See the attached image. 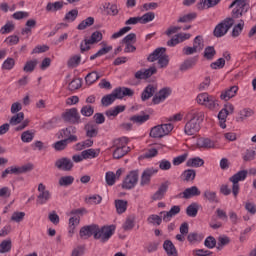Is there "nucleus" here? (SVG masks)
Masks as SVG:
<instances>
[{
  "label": "nucleus",
  "instance_id": "20",
  "mask_svg": "<svg viewBox=\"0 0 256 256\" xmlns=\"http://www.w3.org/2000/svg\"><path fill=\"white\" fill-rule=\"evenodd\" d=\"M197 149H215V141L210 138H199L196 142Z\"/></svg>",
  "mask_w": 256,
  "mask_h": 256
},
{
  "label": "nucleus",
  "instance_id": "55",
  "mask_svg": "<svg viewBox=\"0 0 256 256\" xmlns=\"http://www.w3.org/2000/svg\"><path fill=\"white\" fill-rule=\"evenodd\" d=\"M15 31V24L13 22H7L1 29L0 32L2 35H7V33H12Z\"/></svg>",
  "mask_w": 256,
  "mask_h": 256
},
{
  "label": "nucleus",
  "instance_id": "28",
  "mask_svg": "<svg viewBox=\"0 0 256 256\" xmlns=\"http://www.w3.org/2000/svg\"><path fill=\"white\" fill-rule=\"evenodd\" d=\"M103 40V33L100 31H95L92 33L90 39H85V45H95V43H99V41Z\"/></svg>",
  "mask_w": 256,
  "mask_h": 256
},
{
  "label": "nucleus",
  "instance_id": "54",
  "mask_svg": "<svg viewBox=\"0 0 256 256\" xmlns=\"http://www.w3.org/2000/svg\"><path fill=\"white\" fill-rule=\"evenodd\" d=\"M183 117H184V114L179 112L172 116H169L166 119V121H168L169 123H171V125H173V123H179L180 121H183Z\"/></svg>",
  "mask_w": 256,
  "mask_h": 256
},
{
  "label": "nucleus",
  "instance_id": "5",
  "mask_svg": "<svg viewBox=\"0 0 256 256\" xmlns=\"http://www.w3.org/2000/svg\"><path fill=\"white\" fill-rule=\"evenodd\" d=\"M235 25V19L228 17L222 20L218 25L215 26L213 35L214 37L221 38L225 37L229 32V29Z\"/></svg>",
  "mask_w": 256,
  "mask_h": 256
},
{
  "label": "nucleus",
  "instance_id": "56",
  "mask_svg": "<svg viewBox=\"0 0 256 256\" xmlns=\"http://www.w3.org/2000/svg\"><path fill=\"white\" fill-rule=\"evenodd\" d=\"M187 239L189 243H199V241H203V235L193 232L188 234Z\"/></svg>",
  "mask_w": 256,
  "mask_h": 256
},
{
  "label": "nucleus",
  "instance_id": "49",
  "mask_svg": "<svg viewBox=\"0 0 256 256\" xmlns=\"http://www.w3.org/2000/svg\"><path fill=\"white\" fill-rule=\"evenodd\" d=\"M155 19V12H147L140 17L141 25H147V23H151Z\"/></svg>",
  "mask_w": 256,
  "mask_h": 256
},
{
  "label": "nucleus",
  "instance_id": "21",
  "mask_svg": "<svg viewBox=\"0 0 256 256\" xmlns=\"http://www.w3.org/2000/svg\"><path fill=\"white\" fill-rule=\"evenodd\" d=\"M96 233H97V225L85 226L80 230V237H82L83 239H87L91 237V235H93L95 239Z\"/></svg>",
  "mask_w": 256,
  "mask_h": 256
},
{
  "label": "nucleus",
  "instance_id": "25",
  "mask_svg": "<svg viewBox=\"0 0 256 256\" xmlns=\"http://www.w3.org/2000/svg\"><path fill=\"white\" fill-rule=\"evenodd\" d=\"M184 199H191V197H197L201 195V191L197 186H192L190 188H187L182 193Z\"/></svg>",
  "mask_w": 256,
  "mask_h": 256
},
{
  "label": "nucleus",
  "instance_id": "42",
  "mask_svg": "<svg viewBox=\"0 0 256 256\" xmlns=\"http://www.w3.org/2000/svg\"><path fill=\"white\" fill-rule=\"evenodd\" d=\"M95 23V18L93 17H88L85 20H83L78 26L77 29L79 31H85V29H87V27H91V25H93Z\"/></svg>",
  "mask_w": 256,
  "mask_h": 256
},
{
  "label": "nucleus",
  "instance_id": "59",
  "mask_svg": "<svg viewBox=\"0 0 256 256\" xmlns=\"http://www.w3.org/2000/svg\"><path fill=\"white\" fill-rule=\"evenodd\" d=\"M122 43H124V44H134V43H137V34L130 33V34L126 35L122 39Z\"/></svg>",
  "mask_w": 256,
  "mask_h": 256
},
{
  "label": "nucleus",
  "instance_id": "22",
  "mask_svg": "<svg viewBox=\"0 0 256 256\" xmlns=\"http://www.w3.org/2000/svg\"><path fill=\"white\" fill-rule=\"evenodd\" d=\"M219 3H221V0H200V2L197 3V9L199 11H203V9H211V7L219 5Z\"/></svg>",
  "mask_w": 256,
  "mask_h": 256
},
{
  "label": "nucleus",
  "instance_id": "2",
  "mask_svg": "<svg viewBox=\"0 0 256 256\" xmlns=\"http://www.w3.org/2000/svg\"><path fill=\"white\" fill-rule=\"evenodd\" d=\"M196 103L205 107L209 111H218L219 110V99L217 97L210 95L207 92H202L197 95Z\"/></svg>",
  "mask_w": 256,
  "mask_h": 256
},
{
  "label": "nucleus",
  "instance_id": "47",
  "mask_svg": "<svg viewBox=\"0 0 256 256\" xmlns=\"http://www.w3.org/2000/svg\"><path fill=\"white\" fill-rule=\"evenodd\" d=\"M75 178L73 176H62L58 183L60 187H69V185H73Z\"/></svg>",
  "mask_w": 256,
  "mask_h": 256
},
{
  "label": "nucleus",
  "instance_id": "35",
  "mask_svg": "<svg viewBox=\"0 0 256 256\" xmlns=\"http://www.w3.org/2000/svg\"><path fill=\"white\" fill-rule=\"evenodd\" d=\"M35 139V130H26L21 134L22 143H31Z\"/></svg>",
  "mask_w": 256,
  "mask_h": 256
},
{
  "label": "nucleus",
  "instance_id": "26",
  "mask_svg": "<svg viewBox=\"0 0 256 256\" xmlns=\"http://www.w3.org/2000/svg\"><path fill=\"white\" fill-rule=\"evenodd\" d=\"M123 111H125V105L115 106L114 108L106 111V117H108V119H115V117H117L119 113H123Z\"/></svg>",
  "mask_w": 256,
  "mask_h": 256
},
{
  "label": "nucleus",
  "instance_id": "14",
  "mask_svg": "<svg viewBox=\"0 0 256 256\" xmlns=\"http://www.w3.org/2000/svg\"><path fill=\"white\" fill-rule=\"evenodd\" d=\"M171 93V88H162L161 90H159V92H157L152 99L154 105H159V103H163V101H165V99H167L169 95H171Z\"/></svg>",
  "mask_w": 256,
  "mask_h": 256
},
{
  "label": "nucleus",
  "instance_id": "36",
  "mask_svg": "<svg viewBox=\"0 0 256 256\" xmlns=\"http://www.w3.org/2000/svg\"><path fill=\"white\" fill-rule=\"evenodd\" d=\"M155 90L156 88L153 85H148L142 92V101H147V99H151V97H153V95L155 94Z\"/></svg>",
  "mask_w": 256,
  "mask_h": 256
},
{
  "label": "nucleus",
  "instance_id": "61",
  "mask_svg": "<svg viewBox=\"0 0 256 256\" xmlns=\"http://www.w3.org/2000/svg\"><path fill=\"white\" fill-rule=\"evenodd\" d=\"M85 129L87 137H97V133H99L97 126H91L88 124L86 125Z\"/></svg>",
  "mask_w": 256,
  "mask_h": 256
},
{
  "label": "nucleus",
  "instance_id": "40",
  "mask_svg": "<svg viewBox=\"0 0 256 256\" xmlns=\"http://www.w3.org/2000/svg\"><path fill=\"white\" fill-rule=\"evenodd\" d=\"M13 247V242L11 241V239H6L3 240L0 243V253H9V251H11V248Z\"/></svg>",
  "mask_w": 256,
  "mask_h": 256
},
{
  "label": "nucleus",
  "instance_id": "17",
  "mask_svg": "<svg viewBox=\"0 0 256 256\" xmlns=\"http://www.w3.org/2000/svg\"><path fill=\"white\" fill-rule=\"evenodd\" d=\"M155 173H157V170L153 168H148L144 170L140 180L141 187H145V185H149V183H151V177H153Z\"/></svg>",
  "mask_w": 256,
  "mask_h": 256
},
{
  "label": "nucleus",
  "instance_id": "15",
  "mask_svg": "<svg viewBox=\"0 0 256 256\" xmlns=\"http://www.w3.org/2000/svg\"><path fill=\"white\" fill-rule=\"evenodd\" d=\"M55 167H57L59 171H71V169H73V161L69 158H60L56 160Z\"/></svg>",
  "mask_w": 256,
  "mask_h": 256
},
{
  "label": "nucleus",
  "instance_id": "43",
  "mask_svg": "<svg viewBox=\"0 0 256 256\" xmlns=\"http://www.w3.org/2000/svg\"><path fill=\"white\" fill-rule=\"evenodd\" d=\"M103 201V198L99 194H93L86 197V203L88 205H99Z\"/></svg>",
  "mask_w": 256,
  "mask_h": 256
},
{
  "label": "nucleus",
  "instance_id": "39",
  "mask_svg": "<svg viewBox=\"0 0 256 256\" xmlns=\"http://www.w3.org/2000/svg\"><path fill=\"white\" fill-rule=\"evenodd\" d=\"M115 208L119 215L127 211V201L126 200H115Z\"/></svg>",
  "mask_w": 256,
  "mask_h": 256
},
{
  "label": "nucleus",
  "instance_id": "1",
  "mask_svg": "<svg viewBox=\"0 0 256 256\" xmlns=\"http://www.w3.org/2000/svg\"><path fill=\"white\" fill-rule=\"evenodd\" d=\"M185 119L187 121L184 126V133L191 137L201 131V125L205 121V112L199 108H194L186 113Z\"/></svg>",
  "mask_w": 256,
  "mask_h": 256
},
{
  "label": "nucleus",
  "instance_id": "63",
  "mask_svg": "<svg viewBox=\"0 0 256 256\" xmlns=\"http://www.w3.org/2000/svg\"><path fill=\"white\" fill-rule=\"evenodd\" d=\"M25 219V212H14L11 216V221L14 223H21Z\"/></svg>",
  "mask_w": 256,
  "mask_h": 256
},
{
  "label": "nucleus",
  "instance_id": "32",
  "mask_svg": "<svg viewBox=\"0 0 256 256\" xmlns=\"http://www.w3.org/2000/svg\"><path fill=\"white\" fill-rule=\"evenodd\" d=\"M99 153H101V150L93 148L82 151L84 159H95L96 157H99Z\"/></svg>",
  "mask_w": 256,
  "mask_h": 256
},
{
  "label": "nucleus",
  "instance_id": "53",
  "mask_svg": "<svg viewBox=\"0 0 256 256\" xmlns=\"http://www.w3.org/2000/svg\"><path fill=\"white\" fill-rule=\"evenodd\" d=\"M243 27H245V21L240 20V23L235 25L232 30V37H239L243 31Z\"/></svg>",
  "mask_w": 256,
  "mask_h": 256
},
{
  "label": "nucleus",
  "instance_id": "27",
  "mask_svg": "<svg viewBox=\"0 0 256 256\" xmlns=\"http://www.w3.org/2000/svg\"><path fill=\"white\" fill-rule=\"evenodd\" d=\"M254 113L255 112H253L252 109L245 108L239 112L238 117L236 118V121H238V123H243L245 119H249V117H253Z\"/></svg>",
  "mask_w": 256,
  "mask_h": 256
},
{
  "label": "nucleus",
  "instance_id": "6",
  "mask_svg": "<svg viewBox=\"0 0 256 256\" xmlns=\"http://www.w3.org/2000/svg\"><path fill=\"white\" fill-rule=\"evenodd\" d=\"M137 183H139V170H132L123 179L121 187L126 191H131L137 187Z\"/></svg>",
  "mask_w": 256,
  "mask_h": 256
},
{
  "label": "nucleus",
  "instance_id": "34",
  "mask_svg": "<svg viewBox=\"0 0 256 256\" xmlns=\"http://www.w3.org/2000/svg\"><path fill=\"white\" fill-rule=\"evenodd\" d=\"M247 179V170H241L230 177L231 183H238L239 181H245Z\"/></svg>",
  "mask_w": 256,
  "mask_h": 256
},
{
  "label": "nucleus",
  "instance_id": "7",
  "mask_svg": "<svg viewBox=\"0 0 256 256\" xmlns=\"http://www.w3.org/2000/svg\"><path fill=\"white\" fill-rule=\"evenodd\" d=\"M115 233V225L104 226L99 228L96 226L95 239H99L102 243H107Z\"/></svg>",
  "mask_w": 256,
  "mask_h": 256
},
{
  "label": "nucleus",
  "instance_id": "62",
  "mask_svg": "<svg viewBox=\"0 0 256 256\" xmlns=\"http://www.w3.org/2000/svg\"><path fill=\"white\" fill-rule=\"evenodd\" d=\"M95 112V110L93 109V106H83L80 110L81 115H83L84 117H91V115H93V113Z\"/></svg>",
  "mask_w": 256,
  "mask_h": 256
},
{
  "label": "nucleus",
  "instance_id": "50",
  "mask_svg": "<svg viewBox=\"0 0 256 256\" xmlns=\"http://www.w3.org/2000/svg\"><path fill=\"white\" fill-rule=\"evenodd\" d=\"M110 51H113L112 46H107V47L101 48L94 55L90 56V60L93 61L94 59H97V57H103V55H107V53H109Z\"/></svg>",
  "mask_w": 256,
  "mask_h": 256
},
{
  "label": "nucleus",
  "instance_id": "30",
  "mask_svg": "<svg viewBox=\"0 0 256 256\" xmlns=\"http://www.w3.org/2000/svg\"><path fill=\"white\" fill-rule=\"evenodd\" d=\"M130 121H132V123H135L136 125H143V123H147V121H149V115L148 114L134 115L130 118Z\"/></svg>",
  "mask_w": 256,
  "mask_h": 256
},
{
  "label": "nucleus",
  "instance_id": "12",
  "mask_svg": "<svg viewBox=\"0 0 256 256\" xmlns=\"http://www.w3.org/2000/svg\"><path fill=\"white\" fill-rule=\"evenodd\" d=\"M75 133H77V128L74 126H69L66 129H62L58 133V139H64V141H67L68 143H74L77 141V136H75Z\"/></svg>",
  "mask_w": 256,
  "mask_h": 256
},
{
  "label": "nucleus",
  "instance_id": "18",
  "mask_svg": "<svg viewBox=\"0 0 256 256\" xmlns=\"http://www.w3.org/2000/svg\"><path fill=\"white\" fill-rule=\"evenodd\" d=\"M133 90L131 88H116L112 95H114V99H123V97H133Z\"/></svg>",
  "mask_w": 256,
  "mask_h": 256
},
{
  "label": "nucleus",
  "instance_id": "24",
  "mask_svg": "<svg viewBox=\"0 0 256 256\" xmlns=\"http://www.w3.org/2000/svg\"><path fill=\"white\" fill-rule=\"evenodd\" d=\"M163 249L168 256H177V248L171 240H165L163 243Z\"/></svg>",
  "mask_w": 256,
  "mask_h": 256
},
{
  "label": "nucleus",
  "instance_id": "3",
  "mask_svg": "<svg viewBox=\"0 0 256 256\" xmlns=\"http://www.w3.org/2000/svg\"><path fill=\"white\" fill-rule=\"evenodd\" d=\"M175 129V125L171 123H164L160 125H156L150 129V137L152 139H163V137H167V135L171 134V131Z\"/></svg>",
  "mask_w": 256,
  "mask_h": 256
},
{
  "label": "nucleus",
  "instance_id": "46",
  "mask_svg": "<svg viewBox=\"0 0 256 256\" xmlns=\"http://www.w3.org/2000/svg\"><path fill=\"white\" fill-rule=\"evenodd\" d=\"M77 17H79V10L72 9L68 13H66L64 21H67L68 23H73V21H75Z\"/></svg>",
  "mask_w": 256,
  "mask_h": 256
},
{
  "label": "nucleus",
  "instance_id": "19",
  "mask_svg": "<svg viewBox=\"0 0 256 256\" xmlns=\"http://www.w3.org/2000/svg\"><path fill=\"white\" fill-rule=\"evenodd\" d=\"M157 73V68L155 66H151L148 69H142L135 73L136 79H149L152 75H155Z\"/></svg>",
  "mask_w": 256,
  "mask_h": 256
},
{
  "label": "nucleus",
  "instance_id": "38",
  "mask_svg": "<svg viewBox=\"0 0 256 256\" xmlns=\"http://www.w3.org/2000/svg\"><path fill=\"white\" fill-rule=\"evenodd\" d=\"M217 117H218L219 126L221 127V129H226L227 117H229V114L223 110H220Z\"/></svg>",
  "mask_w": 256,
  "mask_h": 256
},
{
  "label": "nucleus",
  "instance_id": "16",
  "mask_svg": "<svg viewBox=\"0 0 256 256\" xmlns=\"http://www.w3.org/2000/svg\"><path fill=\"white\" fill-rule=\"evenodd\" d=\"M239 91L238 86H231L230 88H227L226 90H223L220 94V99L222 101H230V99H233L237 95V92Z\"/></svg>",
  "mask_w": 256,
  "mask_h": 256
},
{
  "label": "nucleus",
  "instance_id": "9",
  "mask_svg": "<svg viewBox=\"0 0 256 256\" xmlns=\"http://www.w3.org/2000/svg\"><path fill=\"white\" fill-rule=\"evenodd\" d=\"M84 210L76 209L72 210L68 215H72L69 219L68 223V233L72 237L73 233H75V229L79 226V223L81 222V213H83Z\"/></svg>",
  "mask_w": 256,
  "mask_h": 256
},
{
  "label": "nucleus",
  "instance_id": "4",
  "mask_svg": "<svg viewBox=\"0 0 256 256\" xmlns=\"http://www.w3.org/2000/svg\"><path fill=\"white\" fill-rule=\"evenodd\" d=\"M149 63L158 62V65H169V55L167 54V48L159 47L156 48L148 57Z\"/></svg>",
  "mask_w": 256,
  "mask_h": 256
},
{
  "label": "nucleus",
  "instance_id": "60",
  "mask_svg": "<svg viewBox=\"0 0 256 256\" xmlns=\"http://www.w3.org/2000/svg\"><path fill=\"white\" fill-rule=\"evenodd\" d=\"M99 77H101L97 72H91L86 76V83L87 85H93V83H95V81H97V79H99Z\"/></svg>",
  "mask_w": 256,
  "mask_h": 256
},
{
  "label": "nucleus",
  "instance_id": "31",
  "mask_svg": "<svg viewBox=\"0 0 256 256\" xmlns=\"http://www.w3.org/2000/svg\"><path fill=\"white\" fill-rule=\"evenodd\" d=\"M23 119H25V114L23 112H18L10 118L9 125L12 127L20 125V123H23Z\"/></svg>",
  "mask_w": 256,
  "mask_h": 256
},
{
  "label": "nucleus",
  "instance_id": "33",
  "mask_svg": "<svg viewBox=\"0 0 256 256\" xmlns=\"http://www.w3.org/2000/svg\"><path fill=\"white\" fill-rule=\"evenodd\" d=\"M193 47L197 50L198 53H201L205 48V41L203 40V36L198 35L193 40Z\"/></svg>",
  "mask_w": 256,
  "mask_h": 256
},
{
  "label": "nucleus",
  "instance_id": "45",
  "mask_svg": "<svg viewBox=\"0 0 256 256\" xmlns=\"http://www.w3.org/2000/svg\"><path fill=\"white\" fill-rule=\"evenodd\" d=\"M147 221L150 225L159 227V225H161V223H163V218L157 214H152L147 218Z\"/></svg>",
  "mask_w": 256,
  "mask_h": 256
},
{
  "label": "nucleus",
  "instance_id": "51",
  "mask_svg": "<svg viewBox=\"0 0 256 256\" xmlns=\"http://www.w3.org/2000/svg\"><path fill=\"white\" fill-rule=\"evenodd\" d=\"M217 55V51H215V47L213 46H207L204 50V59H207L208 61H211L213 57Z\"/></svg>",
  "mask_w": 256,
  "mask_h": 256
},
{
  "label": "nucleus",
  "instance_id": "10",
  "mask_svg": "<svg viewBox=\"0 0 256 256\" xmlns=\"http://www.w3.org/2000/svg\"><path fill=\"white\" fill-rule=\"evenodd\" d=\"M249 11V2L247 0H238L236 7L232 9L230 19H241Z\"/></svg>",
  "mask_w": 256,
  "mask_h": 256
},
{
  "label": "nucleus",
  "instance_id": "23",
  "mask_svg": "<svg viewBox=\"0 0 256 256\" xmlns=\"http://www.w3.org/2000/svg\"><path fill=\"white\" fill-rule=\"evenodd\" d=\"M63 7H65V2L63 1L49 2L46 5V11L48 13H56V11H61Z\"/></svg>",
  "mask_w": 256,
  "mask_h": 256
},
{
  "label": "nucleus",
  "instance_id": "37",
  "mask_svg": "<svg viewBox=\"0 0 256 256\" xmlns=\"http://www.w3.org/2000/svg\"><path fill=\"white\" fill-rule=\"evenodd\" d=\"M197 172L193 169H187L182 173V179L187 182L195 181Z\"/></svg>",
  "mask_w": 256,
  "mask_h": 256
},
{
  "label": "nucleus",
  "instance_id": "48",
  "mask_svg": "<svg viewBox=\"0 0 256 256\" xmlns=\"http://www.w3.org/2000/svg\"><path fill=\"white\" fill-rule=\"evenodd\" d=\"M194 19H197V13L192 12L181 16L177 21L178 23H191Z\"/></svg>",
  "mask_w": 256,
  "mask_h": 256
},
{
  "label": "nucleus",
  "instance_id": "52",
  "mask_svg": "<svg viewBox=\"0 0 256 256\" xmlns=\"http://www.w3.org/2000/svg\"><path fill=\"white\" fill-rule=\"evenodd\" d=\"M199 211V206L197 203L190 204L186 209V214L188 217H197V213Z\"/></svg>",
  "mask_w": 256,
  "mask_h": 256
},
{
  "label": "nucleus",
  "instance_id": "44",
  "mask_svg": "<svg viewBox=\"0 0 256 256\" xmlns=\"http://www.w3.org/2000/svg\"><path fill=\"white\" fill-rule=\"evenodd\" d=\"M105 181L106 184L109 185V187H113L117 181V176L115 175V172L113 171H108L105 174Z\"/></svg>",
  "mask_w": 256,
  "mask_h": 256
},
{
  "label": "nucleus",
  "instance_id": "29",
  "mask_svg": "<svg viewBox=\"0 0 256 256\" xmlns=\"http://www.w3.org/2000/svg\"><path fill=\"white\" fill-rule=\"evenodd\" d=\"M186 165L187 167H194V168L203 167L205 165V160H203L200 157L190 158L187 160Z\"/></svg>",
  "mask_w": 256,
  "mask_h": 256
},
{
  "label": "nucleus",
  "instance_id": "11",
  "mask_svg": "<svg viewBox=\"0 0 256 256\" xmlns=\"http://www.w3.org/2000/svg\"><path fill=\"white\" fill-rule=\"evenodd\" d=\"M38 196H37V204L45 205L48 201H51V192L47 189V186L43 183L38 184Z\"/></svg>",
  "mask_w": 256,
  "mask_h": 256
},
{
  "label": "nucleus",
  "instance_id": "13",
  "mask_svg": "<svg viewBox=\"0 0 256 256\" xmlns=\"http://www.w3.org/2000/svg\"><path fill=\"white\" fill-rule=\"evenodd\" d=\"M62 118L68 123H81V116H79V112L76 108L66 110L62 114Z\"/></svg>",
  "mask_w": 256,
  "mask_h": 256
},
{
  "label": "nucleus",
  "instance_id": "41",
  "mask_svg": "<svg viewBox=\"0 0 256 256\" xmlns=\"http://www.w3.org/2000/svg\"><path fill=\"white\" fill-rule=\"evenodd\" d=\"M83 85V80L81 78H74L69 84V91H77V89H81Z\"/></svg>",
  "mask_w": 256,
  "mask_h": 256
},
{
  "label": "nucleus",
  "instance_id": "57",
  "mask_svg": "<svg viewBox=\"0 0 256 256\" xmlns=\"http://www.w3.org/2000/svg\"><path fill=\"white\" fill-rule=\"evenodd\" d=\"M115 102V95L113 94H108L104 96L101 100L102 105L104 107H109V105H112Z\"/></svg>",
  "mask_w": 256,
  "mask_h": 256
},
{
  "label": "nucleus",
  "instance_id": "8",
  "mask_svg": "<svg viewBox=\"0 0 256 256\" xmlns=\"http://www.w3.org/2000/svg\"><path fill=\"white\" fill-rule=\"evenodd\" d=\"M129 153V147L127 146V138H120L114 141V159H121L125 157V154Z\"/></svg>",
  "mask_w": 256,
  "mask_h": 256
},
{
  "label": "nucleus",
  "instance_id": "58",
  "mask_svg": "<svg viewBox=\"0 0 256 256\" xmlns=\"http://www.w3.org/2000/svg\"><path fill=\"white\" fill-rule=\"evenodd\" d=\"M231 61V54L229 52H224L223 58H219L216 62L211 65H225V63Z\"/></svg>",
  "mask_w": 256,
  "mask_h": 256
},
{
  "label": "nucleus",
  "instance_id": "64",
  "mask_svg": "<svg viewBox=\"0 0 256 256\" xmlns=\"http://www.w3.org/2000/svg\"><path fill=\"white\" fill-rule=\"evenodd\" d=\"M69 145V142L67 140H60L53 144V147L56 151H63Z\"/></svg>",
  "mask_w": 256,
  "mask_h": 256
}]
</instances>
